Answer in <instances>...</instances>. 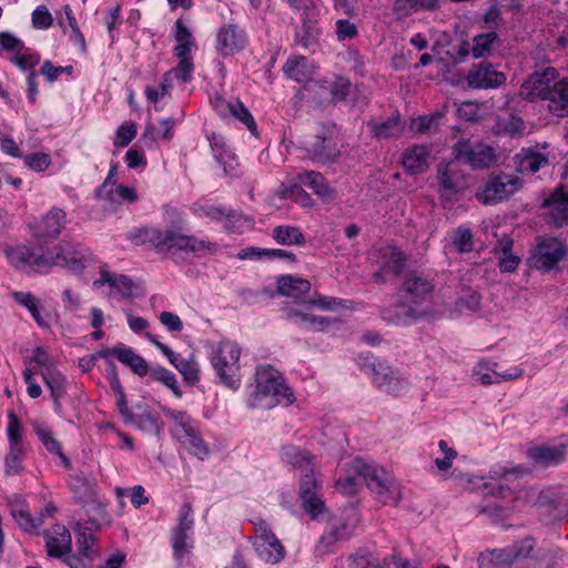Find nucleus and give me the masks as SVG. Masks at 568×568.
<instances>
[{
	"label": "nucleus",
	"instance_id": "8fccbe9b",
	"mask_svg": "<svg viewBox=\"0 0 568 568\" xmlns=\"http://www.w3.org/2000/svg\"><path fill=\"white\" fill-rule=\"evenodd\" d=\"M537 505L546 511H557L555 517H559L562 513L559 508L564 506V497L557 489L546 488L539 493Z\"/></svg>",
	"mask_w": 568,
	"mask_h": 568
},
{
	"label": "nucleus",
	"instance_id": "6e6d98bb",
	"mask_svg": "<svg viewBox=\"0 0 568 568\" xmlns=\"http://www.w3.org/2000/svg\"><path fill=\"white\" fill-rule=\"evenodd\" d=\"M497 363L479 362L473 369V375L481 385L498 384Z\"/></svg>",
	"mask_w": 568,
	"mask_h": 568
},
{
	"label": "nucleus",
	"instance_id": "de8ad7c7",
	"mask_svg": "<svg viewBox=\"0 0 568 568\" xmlns=\"http://www.w3.org/2000/svg\"><path fill=\"white\" fill-rule=\"evenodd\" d=\"M510 550L515 561H527V568H530L536 554V541L534 538L527 537L510 545Z\"/></svg>",
	"mask_w": 568,
	"mask_h": 568
},
{
	"label": "nucleus",
	"instance_id": "603ef678",
	"mask_svg": "<svg viewBox=\"0 0 568 568\" xmlns=\"http://www.w3.org/2000/svg\"><path fill=\"white\" fill-rule=\"evenodd\" d=\"M110 385H111V389L116 398L118 410L125 423L129 418H131V414L133 413V410L130 409L128 406L124 388L120 383V379L115 373L114 366L112 367V376H111Z\"/></svg>",
	"mask_w": 568,
	"mask_h": 568
},
{
	"label": "nucleus",
	"instance_id": "20e7f679",
	"mask_svg": "<svg viewBox=\"0 0 568 568\" xmlns=\"http://www.w3.org/2000/svg\"><path fill=\"white\" fill-rule=\"evenodd\" d=\"M434 287L427 276L415 272L407 274L398 290L400 304L395 307L394 315L386 312L384 317L397 325H409L424 317L426 312L418 306L432 296Z\"/></svg>",
	"mask_w": 568,
	"mask_h": 568
},
{
	"label": "nucleus",
	"instance_id": "5fc2aeb1",
	"mask_svg": "<svg viewBox=\"0 0 568 568\" xmlns=\"http://www.w3.org/2000/svg\"><path fill=\"white\" fill-rule=\"evenodd\" d=\"M281 457L287 464L303 469L310 467L312 462L308 453L295 446H284L281 452Z\"/></svg>",
	"mask_w": 568,
	"mask_h": 568
},
{
	"label": "nucleus",
	"instance_id": "2f4dec72",
	"mask_svg": "<svg viewBox=\"0 0 568 568\" xmlns=\"http://www.w3.org/2000/svg\"><path fill=\"white\" fill-rule=\"evenodd\" d=\"M102 284H109L110 295L115 298H128L132 296L133 283L125 275H116L106 270H102L100 278L94 281L93 285L99 287Z\"/></svg>",
	"mask_w": 568,
	"mask_h": 568
},
{
	"label": "nucleus",
	"instance_id": "4d7b16f0",
	"mask_svg": "<svg viewBox=\"0 0 568 568\" xmlns=\"http://www.w3.org/2000/svg\"><path fill=\"white\" fill-rule=\"evenodd\" d=\"M180 443L200 459H205L210 455L209 446L203 440L199 428L184 437L183 440H180Z\"/></svg>",
	"mask_w": 568,
	"mask_h": 568
},
{
	"label": "nucleus",
	"instance_id": "dca6fc26",
	"mask_svg": "<svg viewBox=\"0 0 568 568\" xmlns=\"http://www.w3.org/2000/svg\"><path fill=\"white\" fill-rule=\"evenodd\" d=\"M355 527L356 518L353 511L334 517L321 537L317 550L328 552L337 542L347 540L354 534Z\"/></svg>",
	"mask_w": 568,
	"mask_h": 568
},
{
	"label": "nucleus",
	"instance_id": "e2e57ef3",
	"mask_svg": "<svg viewBox=\"0 0 568 568\" xmlns=\"http://www.w3.org/2000/svg\"><path fill=\"white\" fill-rule=\"evenodd\" d=\"M179 64L169 70L163 77L172 83L173 79H180L183 83L192 80L194 71L193 59H179Z\"/></svg>",
	"mask_w": 568,
	"mask_h": 568
},
{
	"label": "nucleus",
	"instance_id": "9d476101",
	"mask_svg": "<svg viewBox=\"0 0 568 568\" xmlns=\"http://www.w3.org/2000/svg\"><path fill=\"white\" fill-rule=\"evenodd\" d=\"M253 547L257 557L270 565L281 562L285 557V548L264 520L254 523Z\"/></svg>",
	"mask_w": 568,
	"mask_h": 568
},
{
	"label": "nucleus",
	"instance_id": "bb28decb",
	"mask_svg": "<svg viewBox=\"0 0 568 568\" xmlns=\"http://www.w3.org/2000/svg\"><path fill=\"white\" fill-rule=\"evenodd\" d=\"M13 301L28 310L36 323L42 328H50V314L43 313V305L39 297L31 292L16 291L11 293Z\"/></svg>",
	"mask_w": 568,
	"mask_h": 568
},
{
	"label": "nucleus",
	"instance_id": "4be33fe9",
	"mask_svg": "<svg viewBox=\"0 0 568 568\" xmlns=\"http://www.w3.org/2000/svg\"><path fill=\"white\" fill-rule=\"evenodd\" d=\"M97 195L100 200L116 205L131 204L139 200V194L134 187L111 181V176L104 180Z\"/></svg>",
	"mask_w": 568,
	"mask_h": 568
},
{
	"label": "nucleus",
	"instance_id": "1a4fd4ad",
	"mask_svg": "<svg viewBox=\"0 0 568 568\" xmlns=\"http://www.w3.org/2000/svg\"><path fill=\"white\" fill-rule=\"evenodd\" d=\"M453 154L473 169H487L497 162L496 150L481 141L462 139L454 145Z\"/></svg>",
	"mask_w": 568,
	"mask_h": 568
},
{
	"label": "nucleus",
	"instance_id": "4c0bfd02",
	"mask_svg": "<svg viewBox=\"0 0 568 568\" xmlns=\"http://www.w3.org/2000/svg\"><path fill=\"white\" fill-rule=\"evenodd\" d=\"M528 459L538 466L559 464L564 459V450L557 446L540 445L527 450Z\"/></svg>",
	"mask_w": 568,
	"mask_h": 568
},
{
	"label": "nucleus",
	"instance_id": "7c9ffc66",
	"mask_svg": "<svg viewBox=\"0 0 568 568\" xmlns=\"http://www.w3.org/2000/svg\"><path fill=\"white\" fill-rule=\"evenodd\" d=\"M498 37L494 31L481 33L473 39V44L469 47L468 43H463L458 49V55L464 59L469 53L475 59L487 57L491 53L493 49L497 44Z\"/></svg>",
	"mask_w": 568,
	"mask_h": 568
},
{
	"label": "nucleus",
	"instance_id": "f257e3e1",
	"mask_svg": "<svg viewBox=\"0 0 568 568\" xmlns=\"http://www.w3.org/2000/svg\"><path fill=\"white\" fill-rule=\"evenodd\" d=\"M9 262L28 274H49L54 267L80 274L88 261L87 251L79 244L60 241L45 252L31 246L7 250Z\"/></svg>",
	"mask_w": 568,
	"mask_h": 568
},
{
	"label": "nucleus",
	"instance_id": "864d4df0",
	"mask_svg": "<svg viewBox=\"0 0 568 568\" xmlns=\"http://www.w3.org/2000/svg\"><path fill=\"white\" fill-rule=\"evenodd\" d=\"M274 240L283 245L302 244L305 239L301 230L296 226H277L273 230Z\"/></svg>",
	"mask_w": 568,
	"mask_h": 568
},
{
	"label": "nucleus",
	"instance_id": "37998d69",
	"mask_svg": "<svg viewBox=\"0 0 568 568\" xmlns=\"http://www.w3.org/2000/svg\"><path fill=\"white\" fill-rule=\"evenodd\" d=\"M514 564L510 546L481 552L478 557L479 568H503Z\"/></svg>",
	"mask_w": 568,
	"mask_h": 568
},
{
	"label": "nucleus",
	"instance_id": "a878e982",
	"mask_svg": "<svg viewBox=\"0 0 568 568\" xmlns=\"http://www.w3.org/2000/svg\"><path fill=\"white\" fill-rule=\"evenodd\" d=\"M542 206L548 209V219L554 225L561 227L568 223V193L562 187L545 197Z\"/></svg>",
	"mask_w": 568,
	"mask_h": 568
},
{
	"label": "nucleus",
	"instance_id": "2eb2a0df",
	"mask_svg": "<svg viewBox=\"0 0 568 568\" xmlns=\"http://www.w3.org/2000/svg\"><path fill=\"white\" fill-rule=\"evenodd\" d=\"M558 78V71L551 67L536 71L521 84L520 95L530 101H546Z\"/></svg>",
	"mask_w": 568,
	"mask_h": 568
},
{
	"label": "nucleus",
	"instance_id": "09e8293b",
	"mask_svg": "<svg viewBox=\"0 0 568 568\" xmlns=\"http://www.w3.org/2000/svg\"><path fill=\"white\" fill-rule=\"evenodd\" d=\"M561 557V550L559 548L538 547L530 568H555Z\"/></svg>",
	"mask_w": 568,
	"mask_h": 568
},
{
	"label": "nucleus",
	"instance_id": "f3484780",
	"mask_svg": "<svg viewBox=\"0 0 568 568\" xmlns=\"http://www.w3.org/2000/svg\"><path fill=\"white\" fill-rule=\"evenodd\" d=\"M247 38L243 29L234 23L221 27L216 34V50L227 57L244 49Z\"/></svg>",
	"mask_w": 568,
	"mask_h": 568
},
{
	"label": "nucleus",
	"instance_id": "9b49d317",
	"mask_svg": "<svg viewBox=\"0 0 568 568\" xmlns=\"http://www.w3.org/2000/svg\"><path fill=\"white\" fill-rule=\"evenodd\" d=\"M371 368L374 385L386 394L398 396L410 387L408 374L390 367L384 361L375 359Z\"/></svg>",
	"mask_w": 568,
	"mask_h": 568
},
{
	"label": "nucleus",
	"instance_id": "c756f323",
	"mask_svg": "<svg viewBox=\"0 0 568 568\" xmlns=\"http://www.w3.org/2000/svg\"><path fill=\"white\" fill-rule=\"evenodd\" d=\"M209 140L213 155L215 160L223 166L225 174L235 175L239 163L225 139L213 133Z\"/></svg>",
	"mask_w": 568,
	"mask_h": 568
},
{
	"label": "nucleus",
	"instance_id": "bf43d9fd",
	"mask_svg": "<svg viewBox=\"0 0 568 568\" xmlns=\"http://www.w3.org/2000/svg\"><path fill=\"white\" fill-rule=\"evenodd\" d=\"M8 59L21 71L28 73L34 71V67L40 62V55L38 53L31 52L28 48H26L19 54L9 55Z\"/></svg>",
	"mask_w": 568,
	"mask_h": 568
},
{
	"label": "nucleus",
	"instance_id": "a19ab883",
	"mask_svg": "<svg viewBox=\"0 0 568 568\" xmlns=\"http://www.w3.org/2000/svg\"><path fill=\"white\" fill-rule=\"evenodd\" d=\"M308 152L312 155L313 160L322 163L333 162L341 154V151L337 148L336 142L328 136H318L316 141L312 144Z\"/></svg>",
	"mask_w": 568,
	"mask_h": 568
},
{
	"label": "nucleus",
	"instance_id": "cd10ccee",
	"mask_svg": "<svg viewBox=\"0 0 568 568\" xmlns=\"http://www.w3.org/2000/svg\"><path fill=\"white\" fill-rule=\"evenodd\" d=\"M430 149L427 145H413L402 154V164L410 174L424 172L430 163Z\"/></svg>",
	"mask_w": 568,
	"mask_h": 568
},
{
	"label": "nucleus",
	"instance_id": "aec40b11",
	"mask_svg": "<svg viewBox=\"0 0 568 568\" xmlns=\"http://www.w3.org/2000/svg\"><path fill=\"white\" fill-rule=\"evenodd\" d=\"M125 423L131 424L135 428L151 435H159L164 429V423L160 415L146 404L135 405L133 407L131 418Z\"/></svg>",
	"mask_w": 568,
	"mask_h": 568
},
{
	"label": "nucleus",
	"instance_id": "a18cd8bd",
	"mask_svg": "<svg viewBox=\"0 0 568 568\" xmlns=\"http://www.w3.org/2000/svg\"><path fill=\"white\" fill-rule=\"evenodd\" d=\"M277 290L282 295L296 298L310 292L311 283L303 278L286 275L278 278Z\"/></svg>",
	"mask_w": 568,
	"mask_h": 568
},
{
	"label": "nucleus",
	"instance_id": "f03ea898",
	"mask_svg": "<svg viewBox=\"0 0 568 568\" xmlns=\"http://www.w3.org/2000/svg\"><path fill=\"white\" fill-rule=\"evenodd\" d=\"M128 239L135 245L150 244L158 252L178 250L203 256L213 254L217 250V245L213 242L182 234L171 229H140L130 232Z\"/></svg>",
	"mask_w": 568,
	"mask_h": 568
},
{
	"label": "nucleus",
	"instance_id": "412c9836",
	"mask_svg": "<svg viewBox=\"0 0 568 568\" xmlns=\"http://www.w3.org/2000/svg\"><path fill=\"white\" fill-rule=\"evenodd\" d=\"M506 81L503 72L497 71L490 63L480 62L473 67L467 74V82L471 88L493 89Z\"/></svg>",
	"mask_w": 568,
	"mask_h": 568
},
{
	"label": "nucleus",
	"instance_id": "423d86ee",
	"mask_svg": "<svg viewBox=\"0 0 568 568\" xmlns=\"http://www.w3.org/2000/svg\"><path fill=\"white\" fill-rule=\"evenodd\" d=\"M353 468L358 475L363 476V480L379 503L396 505L400 500V487L386 469L367 464L359 458L353 460Z\"/></svg>",
	"mask_w": 568,
	"mask_h": 568
},
{
	"label": "nucleus",
	"instance_id": "c9c22d12",
	"mask_svg": "<svg viewBox=\"0 0 568 568\" xmlns=\"http://www.w3.org/2000/svg\"><path fill=\"white\" fill-rule=\"evenodd\" d=\"M176 44L173 49L174 55L178 59H192V52L196 50L197 45L190 29L182 20L175 22Z\"/></svg>",
	"mask_w": 568,
	"mask_h": 568
},
{
	"label": "nucleus",
	"instance_id": "7ed1b4c3",
	"mask_svg": "<svg viewBox=\"0 0 568 568\" xmlns=\"http://www.w3.org/2000/svg\"><path fill=\"white\" fill-rule=\"evenodd\" d=\"M294 394L282 374L271 365H261L255 371V382L247 394V406L271 409L277 405H290Z\"/></svg>",
	"mask_w": 568,
	"mask_h": 568
},
{
	"label": "nucleus",
	"instance_id": "72a5a7b5",
	"mask_svg": "<svg viewBox=\"0 0 568 568\" xmlns=\"http://www.w3.org/2000/svg\"><path fill=\"white\" fill-rule=\"evenodd\" d=\"M32 427L39 440L44 448L52 455H55L61 460L62 465L67 468L70 467L71 462L64 455L61 443L54 437L52 429L44 423L33 422Z\"/></svg>",
	"mask_w": 568,
	"mask_h": 568
},
{
	"label": "nucleus",
	"instance_id": "39448f33",
	"mask_svg": "<svg viewBox=\"0 0 568 568\" xmlns=\"http://www.w3.org/2000/svg\"><path fill=\"white\" fill-rule=\"evenodd\" d=\"M241 353L239 344L229 339L219 342L210 353V362L220 383L232 390L241 386Z\"/></svg>",
	"mask_w": 568,
	"mask_h": 568
},
{
	"label": "nucleus",
	"instance_id": "c85d7f7f",
	"mask_svg": "<svg viewBox=\"0 0 568 568\" xmlns=\"http://www.w3.org/2000/svg\"><path fill=\"white\" fill-rule=\"evenodd\" d=\"M437 179L442 195L445 197L455 195L465 185L462 175L453 162L438 165Z\"/></svg>",
	"mask_w": 568,
	"mask_h": 568
},
{
	"label": "nucleus",
	"instance_id": "ea45409f",
	"mask_svg": "<svg viewBox=\"0 0 568 568\" xmlns=\"http://www.w3.org/2000/svg\"><path fill=\"white\" fill-rule=\"evenodd\" d=\"M494 253L503 272H514L520 263V258L513 253V240L509 236L499 240Z\"/></svg>",
	"mask_w": 568,
	"mask_h": 568
},
{
	"label": "nucleus",
	"instance_id": "b1692460",
	"mask_svg": "<svg viewBox=\"0 0 568 568\" xmlns=\"http://www.w3.org/2000/svg\"><path fill=\"white\" fill-rule=\"evenodd\" d=\"M99 355L103 358L116 357L122 364L129 366L139 376H145L149 372L146 361L124 344H118L112 348L101 351Z\"/></svg>",
	"mask_w": 568,
	"mask_h": 568
},
{
	"label": "nucleus",
	"instance_id": "a211bd4d",
	"mask_svg": "<svg viewBox=\"0 0 568 568\" xmlns=\"http://www.w3.org/2000/svg\"><path fill=\"white\" fill-rule=\"evenodd\" d=\"M145 337L150 343L158 347L163 355L168 357L170 363L184 376L186 381H199V364L194 356L182 358L179 354L174 353L168 345L161 343L154 335L146 333Z\"/></svg>",
	"mask_w": 568,
	"mask_h": 568
},
{
	"label": "nucleus",
	"instance_id": "0eeeda50",
	"mask_svg": "<svg viewBox=\"0 0 568 568\" xmlns=\"http://www.w3.org/2000/svg\"><path fill=\"white\" fill-rule=\"evenodd\" d=\"M7 437L9 446L4 456V473L8 476H17L24 471L28 446L23 440V427L14 413L9 414Z\"/></svg>",
	"mask_w": 568,
	"mask_h": 568
},
{
	"label": "nucleus",
	"instance_id": "473e14b6",
	"mask_svg": "<svg viewBox=\"0 0 568 568\" xmlns=\"http://www.w3.org/2000/svg\"><path fill=\"white\" fill-rule=\"evenodd\" d=\"M295 181L300 184L310 187L323 201L329 202L335 199V191L327 184L325 178L315 171H305L295 176Z\"/></svg>",
	"mask_w": 568,
	"mask_h": 568
},
{
	"label": "nucleus",
	"instance_id": "0e129e2a",
	"mask_svg": "<svg viewBox=\"0 0 568 568\" xmlns=\"http://www.w3.org/2000/svg\"><path fill=\"white\" fill-rule=\"evenodd\" d=\"M404 267V256L403 253L396 248H392L388 254V260L384 263L382 272H377L374 274V278L376 282H382L383 273H392L398 274Z\"/></svg>",
	"mask_w": 568,
	"mask_h": 568
},
{
	"label": "nucleus",
	"instance_id": "393cba45",
	"mask_svg": "<svg viewBox=\"0 0 568 568\" xmlns=\"http://www.w3.org/2000/svg\"><path fill=\"white\" fill-rule=\"evenodd\" d=\"M67 225V213L52 207L34 226L37 239H55Z\"/></svg>",
	"mask_w": 568,
	"mask_h": 568
},
{
	"label": "nucleus",
	"instance_id": "13d9d810",
	"mask_svg": "<svg viewBox=\"0 0 568 568\" xmlns=\"http://www.w3.org/2000/svg\"><path fill=\"white\" fill-rule=\"evenodd\" d=\"M61 302L67 314L77 315L83 310V300L81 294L70 286L62 290Z\"/></svg>",
	"mask_w": 568,
	"mask_h": 568
},
{
	"label": "nucleus",
	"instance_id": "3c124183",
	"mask_svg": "<svg viewBox=\"0 0 568 568\" xmlns=\"http://www.w3.org/2000/svg\"><path fill=\"white\" fill-rule=\"evenodd\" d=\"M518 156L520 158L519 166L521 172L535 173L548 164L547 156L539 152L523 150Z\"/></svg>",
	"mask_w": 568,
	"mask_h": 568
},
{
	"label": "nucleus",
	"instance_id": "69168bd1",
	"mask_svg": "<svg viewBox=\"0 0 568 568\" xmlns=\"http://www.w3.org/2000/svg\"><path fill=\"white\" fill-rule=\"evenodd\" d=\"M174 121L171 118H166L160 121L159 128L151 124L145 129V136L150 135L152 141L155 140H171L173 136Z\"/></svg>",
	"mask_w": 568,
	"mask_h": 568
},
{
	"label": "nucleus",
	"instance_id": "774afa93",
	"mask_svg": "<svg viewBox=\"0 0 568 568\" xmlns=\"http://www.w3.org/2000/svg\"><path fill=\"white\" fill-rule=\"evenodd\" d=\"M172 83L164 77L158 85H148L145 88L146 100L151 103H159L171 94Z\"/></svg>",
	"mask_w": 568,
	"mask_h": 568
},
{
	"label": "nucleus",
	"instance_id": "f8f14e48",
	"mask_svg": "<svg viewBox=\"0 0 568 568\" xmlns=\"http://www.w3.org/2000/svg\"><path fill=\"white\" fill-rule=\"evenodd\" d=\"M523 186L521 180L515 175L500 174L490 176L477 191L476 197L481 203L495 204L507 200Z\"/></svg>",
	"mask_w": 568,
	"mask_h": 568
},
{
	"label": "nucleus",
	"instance_id": "6e6552de",
	"mask_svg": "<svg viewBox=\"0 0 568 568\" xmlns=\"http://www.w3.org/2000/svg\"><path fill=\"white\" fill-rule=\"evenodd\" d=\"M342 304V301L327 297L323 295H318L310 302L305 303L304 310L292 308L288 311V318L301 325L304 328H308L316 332H324L329 327L331 321L327 317L316 316L308 312L312 306L318 307L323 311H332L335 310L338 305Z\"/></svg>",
	"mask_w": 568,
	"mask_h": 568
},
{
	"label": "nucleus",
	"instance_id": "e433bc0d",
	"mask_svg": "<svg viewBox=\"0 0 568 568\" xmlns=\"http://www.w3.org/2000/svg\"><path fill=\"white\" fill-rule=\"evenodd\" d=\"M283 70L296 82H308L315 74L316 67L305 57H293L286 61Z\"/></svg>",
	"mask_w": 568,
	"mask_h": 568
},
{
	"label": "nucleus",
	"instance_id": "5701e85b",
	"mask_svg": "<svg viewBox=\"0 0 568 568\" xmlns=\"http://www.w3.org/2000/svg\"><path fill=\"white\" fill-rule=\"evenodd\" d=\"M45 548L48 555L54 558H63L71 552L72 537L69 529L64 525H53L45 530Z\"/></svg>",
	"mask_w": 568,
	"mask_h": 568
},
{
	"label": "nucleus",
	"instance_id": "f704fd0d",
	"mask_svg": "<svg viewBox=\"0 0 568 568\" xmlns=\"http://www.w3.org/2000/svg\"><path fill=\"white\" fill-rule=\"evenodd\" d=\"M548 110L557 116H568V78L557 79L547 100Z\"/></svg>",
	"mask_w": 568,
	"mask_h": 568
},
{
	"label": "nucleus",
	"instance_id": "c03bdc74",
	"mask_svg": "<svg viewBox=\"0 0 568 568\" xmlns=\"http://www.w3.org/2000/svg\"><path fill=\"white\" fill-rule=\"evenodd\" d=\"M495 131L498 134L517 138L523 136L526 133V125L521 118L511 113H506L498 116L495 124Z\"/></svg>",
	"mask_w": 568,
	"mask_h": 568
},
{
	"label": "nucleus",
	"instance_id": "79ce46f5",
	"mask_svg": "<svg viewBox=\"0 0 568 568\" xmlns=\"http://www.w3.org/2000/svg\"><path fill=\"white\" fill-rule=\"evenodd\" d=\"M98 529V525L93 520L87 521L84 525H78V548L80 555H82L85 559H93L97 556V551L94 549V537L92 531Z\"/></svg>",
	"mask_w": 568,
	"mask_h": 568
},
{
	"label": "nucleus",
	"instance_id": "4468645a",
	"mask_svg": "<svg viewBox=\"0 0 568 568\" xmlns=\"http://www.w3.org/2000/svg\"><path fill=\"white\" fill-rule=\"evenodd\" d=\"M567 250L558 239H545L535 247L529 257V265L540 271L552 270L566 255Z\"/></svg>",
	"mask_w": 568,
	"mask_h": 568
},
{
	"label": "nucleus",
	"instance_id": "052dcab7",
	"mask_svg": "<svg viewBox=\"0 0 568 568\" xmlns=\"http://www.w3.org/2000/svg\"><path fill=\"white\" fill-rule=\"evenodd\" d=\"M224 229L230 232L243 233L246 230H250L253 225L252 220L237 213L235 211L229 210L226 216L223 221Z\"/></svg>",
	"mask_w": 568,
	"mask_h": 568
},
{
	"label": "nucleus",
	"instance_id": "58836bf2",
	"mask_svg": "<svg viewBox=\"0 0 568 568\" xmlns=\"http://www.w3.org/2000/svg\"><path fill=\"white\" fill-rule=\"evenodd\" d=\"M163 413L166 417L172 419L173 426L171 432L179 442L183 440L184 437L197 429L196 422L185 412L164 407Z\"/></svg>",
	"mask_w": 568,
	"mask_h": 568
},
{
	"label": "nucleus",
	"instance_id": "338daca9",
	"mask_svg": "<svg viewBox=\"0 0 568 568\" xmlns=\"http://www.w3.org/2000/svg\"><path fill=\"white\" fill-rule=\"evenodd\" d=\"M371 128L376 136L384 139L398 135L402 132L398 118H392L381 123L373 122Z\"/></svg>",
	"mask_w": 568,
	"mask_h": 568
},
{
	"label": "nucleus",
	"instance_id": "ddd939ff",
	"mask_svg": "<svg viewBox=\"0 0 568 568\" xmlns=\"http://www.w3.org/2000/svg\"><path fill=\"white\" fill-rule=\"evenodd\" d=\"M194 516L190 504H184L172 531V548L176 560H182L193 548Z\"/></svg>",
	"mask_w": 568,
	"mask_h": 568
},
{
	"label": "nucleus",
	"instance_id": "6ab92c4d",
	"mask_svg": "<svg viewBox=\"0 0 568 568\" xmlns=\"http://www.w3.org/2000/svg\"><path fill=\"white\" fill-rule=\"evenodd\" d=\"M390 565H394L396 568H419L417 565H412L397 555H392L381 560L371 552H356L349 556L347 560V568H390Z\"/></svg>",
	"mask_w": 568,
	"mask_h": 568
},
{
	"label": "nucleus",
	"instance_id": "49530a36",
	"mask_svg": "<svg viewBox=\"0 0 568 568\" xmlns=\"http://www.w3.org/2000/svg\"><path fill=\"white\" fill-rule=\"evenodd\" d=\"M41 376L43 378L44 384L51 392V397L53 398L55 405L60 404V398L65 393V377L64 375L52 368L48 367L41 372Z\"/></svg>",
	"mask_w": 568,
	"mask_h": 568
},
{
	"label": "nucleus",
	"instance_id": "680f3d73",
	"mask_svg": "<svg viewBox=\"0 0 568 568\" xmlns=\"http://www.w3.org/2000/svg\"><path fill=\"white\" fill-rule=\"evenodd\" d=\"M11 515L19 525V527L28 532H37L40 526L42 525L41 518L31 517L29 511L23 507L12 508Z\"/></svg>",
	"mask_w": 568,
	"mask_h": 568
}]
</instances>
